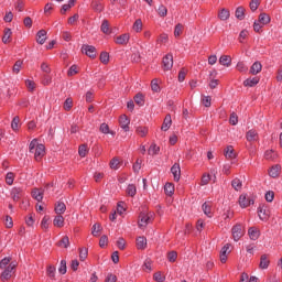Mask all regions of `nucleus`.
Segmentation results:
<instances>
[{
    "mask_svg": "<svg viewBox=\"0 0 282 282\" xmlns=\"http://www.w3.org/2000/svg\"><path fill=\"white\" fill-rule=\"evenodd\" d=\"M30 153L34 154L36 162H41L45 156V145L39 143V140L33 139L29 145Z\"/></svg>",
    "mask_w": 282,
    "mask_h": 282,
    "instance_id": "f257e3e1",
    "label": "nucleus"
},
{
    "mask_svg": "<svg viewBox=\"0 0 282 282\" xmlns=\"http://www.w3.org/2000/svg\"><path fill=\"white\" fill-rule=\"evenodd\" d=\"M14 270H17V263L15 262H11L6 269L4 271L1 273V281L6 282V281H10V279H12V274H14Z\"/></svg>",
    "mask_w": 282,
    "mask_h": 282,
    "instance_id": "f03ea898",
    "label": "nucleus"
},
{
    "mask_svg": "<svg viewBox=\"0 0 282 282\" xmlns=\"http://www.w3.org/2000/svg\"><path fill=\"white\" fill-rule=\"evenodd\" d=\"M231 235L234 241H239V239L246 235V230L243 229V226L237 224L231 228Z\"/></svg>",
    "mask_w": 282,
    "mask_h": 282,
    "instance_id": "7ed1b4c3",
    "label": "nucleus"
},
{
    "mask_svg": "<svg viewBox=\"0 0 282 282\" xmlns=\"http://www.w3.org/2000/svg\"><path fill=\"white\" fill-rule=\"evenodd\" d=\"M153 220V215L152 214H144L142 213L139 216V228H147L149 224Z\"/></svg>",
    "mask_w": 282,
    "mask_h": 282,
    "instance_id": "20e7f679",
    "label": "nucleus"
},
{
    "mask_svg": "<svg viewBox=\"0 0 282 282\" xmlns=\"http://www.w3.org/2000/svg\"><path fill=\"white\" fill-rule=\"evenodd\" d=\"M163 69L165 72L173 69V54H167L163 57Z\"/></svg>",
    "mask_w": 282,
    "mask_h": 282,
    "instance_id": "39448f33",
    "label": "nucleus"
},
{
    "mask_svg": "<svg viewBox=\"0 0 282 282\" xmlns=\"http://www.w3.org/2000/svg\"><path fill=\"white\" fill-rule=\"evenodd\" d=\"M171 173L174 177V182H180V177H182V169L180 167V163H175L171 167Z\"/></svg>",
    "mask_w": 282,
    "mask_h": 282,
    "instance_id": "423d86ee",
    "label": "nucleus"
},
{
    "mask_svg": "<svg viewBox=\"0 0 282 282\" xmlns=\"http://www.w3.org/2000/svg\"><path fill=\"white\" fill-rule=\"evenodd\" d=\"M82 52L89 56V58H96V47L93 45H84Z\"/></svg>",
    "mask_w": 282,
    "mask_h": 282,
    "instance_id": "0eeeda50",
    "label": "nucleus"
},
{
    "mask_svg": "<svg viewBox=\"0 0 282 282\" xmlns=\"http://www.w3.org/2000/svg\"><path fill=\"white\" fill-rule=\"evenodd\" d=\"M119 124L123 131H129V124H131V120H129V117L127 115H121L119 118Z\"/></svg>",
    "mask_w": 282,
    "mask_h": 282,
    "instance_id": "6e6552de",
    "label": "nucleus"
},
{
    "mask_svg": "<svg viewBox=\"0 0 282 282\" xmlns=\"http://www.w3.org/2000/svg\"><path fill=\"white\" fill-rule=\"evenodd\" d=\"M230 245H225L220 250V261L221 263H226L228 261V254H230Z\"/></svg>",
    "mask_w": 282,
    "mask_h": 282,
    "instance_id": "1a4fd4ad",
    "label": "nucleus"
},
{
    "mask_svg": "<svg viewBox=\"0 0 282 282\" xmlns=\"http://www.w3.org/2000/svg\"><path fill=\"white\" fill-rule=\"evenodd\" d=\"M224 155L227 160H235V158H237V152H235L232 145H228L224 151Z\"/></svg>",
    "mask_w": 282,
    "mask_h": 282,
    "instance_id": "9d476101",
    "label": "nucleus"
},
{
    "mask_svg": "<svg viewBox=\"0 0 282 282\" xmlns=\"http://www.w3.org/2000/svg\"><path fill=\"white\" fill-rule=\"evenodd\" d=\"M250 204H254V200L248 198V196L245 194L240 195L239 205L241 206V208H248Z\"/></svg>",
    "mask_w": 282,
    "mask_h": 282,
    "instance_id": "9b49d317",
    "label": "nucleus"
},
{
    "mask_svg": "<svg viewBox=\"0 0 282 282\" xmlns=\"http://www.w3.org/2000/svg\"><path fill=\"white\" fill-rule=\"evenodd\" d=\"M249 238L251 241H257L261 237V231L257 227H250L248 230Z\"/></svg>",
    "mask_w": 282,
    "mask_h": 282,
    "instance_id": "f8f14e48",
    "label": "nucleus"
},
{
    "mask_svg": "<svg viewBox=\"0 0 282 282\" xmlns=\"http://www.w3.org/2000/svg\"><path fill=\"white\" fill-rule=\"evenodd\" d=\"M11 197L13 202H19L23 197V189L21 187H14L11 191Z\"/></svg>",
    "mask_w": 282,
    "mask_h": 282,
    "instance_id": "ddd939ff",
    "label": "nucleus"
},
{
    "mask_svg": "<svg viewBox=\"0 0 282 282\" xmlns=\"http://www.w3.org/2000/svg\"><path fill=\"white\" fill-rule=\"evenodd\" d=\"M202 210L204 215H206L207 217H213V203L205 202L202 206Z\"/></svg>",
    "mask_w": 282,
    "mask_h": 282,
    "instance_id": "4468645a",
    "label": "nucleus"
},
{
    "mask_svg": "<svg viewBox=\"0 0 282 282\" xmlns=\"http://www.w3.org/2000/svg\"><path fill=\"white\" fill-rule=\"evenodd\" d=\"M91 8L95 12H102V10H105V4H102L101 0H93Z\"/></svg>",
    "mask_w": 282,
    "mask_h": 282,
    "instance_id": "2eb2a0df",
    "label": "nucleus"
},
{
    "mask_svg": "<svg viewBox=\"0 0 282 282\" xmlns=\"http://www.w3.org/2000/svg\"><path fill=\"white\" fill-rule=\"evenodd\" d=\"M36 41L40 45H43L45 41H47V32L45 30H41L37 32Z\"/></svg>",
    "mask_w": 282,
    "mask_h": 282,
    "instance_id": "dca6fc26",
    "label": "nucleus"
},
{
    "mask_svg": "<svg viewBox=\"0 0 282 282\" xmlns=\"http://www.w3.org/2000/svg\"><path fill=\"white\" fill-rule=\"evenodd\" d=\"M31 195H32L33 199H35L36 202H43V189L34 188L31 192Z\"/></svg>",
    "mask_w": 282,
    "mask_h": 282,
    "instance_id": "f3484780",
    "label": "nucleus"
},
{
    "mask_svg": "<svg viewBox=\"0 0 282 282\" xmlns=\"http://www.w3.org/2000/svg\"><path fill=\"white\" fill-rule=\"evenodd\" d=\"M129 39H130L129 34L124 33L122 35H119L116 39L115 43H117V45H127V43H129Z\"/></svg>",
    "mask_w": 282,
    "mask_h": 282,
    "instance_id": "a211bd4d",
    "label": "nucleus"
},
{
    "mask_svg": "<svg viewBox=\"0 0 282 282\" xmlns=\"http://www.w3.org/2000/svg\"><path fill=\"white\" fill-rule=\"evenodd\" d=\"M269 175H270V177H279V175H281V165H279V164L273 165L269 170Z\"/></svg>",
    "mask_w": 282,
    "mask_h": 282,
    "instance_id": "6ab92c4d",
    "label": "nucleus"
},
{
    "mask_svg": "<svg viewBox=\"0 0 282 282\" xmlns=\"http://www.w3.org/2000/svg\"><path fill=\"white\" fill-rule=\"evenodd\" d=\"M137 248L138 250H147V238L144 236L137 238Z\"/></svg>",
    "mask_w": 282,
    "mask_h": 282,
    "instance_id": "aec40b11",
    "label": "nucleus"
},
{
    "mask_svg": "<svg viewBox=\"0 0 282 282\" xmlns=\"http://www.w3.org/2000/svg\"><path fill=\"white\" fill-rule=\"evenodd\" d=\"M53 225L57 228H63V226H65V218L63 217V215L57 214V216L53 220Z\"/></svg>",
    "mask_w": 282,
    "mask_h": 282,
    "instance_id": "412c9836",
    "label": "nucleus"
},
{
    "mask_svg": "<svg viewBox=\"0 0 282 282\" xmlns=\"http://www.w3.org/2000/svg\"><path fill=\"white\" fill-rule=\"evenodd\" d=\"M247 140L248 142H257L259 140V133L256 130H249L247 132Z\"/></svg>",
    "mask_w": 282,
    "mask_h": 282,
    "instance_id": "4be33fe9",
    "label": "nucleus"
},
{
    "mask_svg": "<svg viewBox=\"0 0 282 282\" xmlns=\"http://www.w3.org/2000/svg\"><path fill=\"white\" fill-rule=\"evenodd\" d=\"M261 69H263V66L259 62H256L252 64L250 68V74H252L253 76H257V74H259Z\"/></svg>",
    "mask_w": 282,
    "mask_h": 282,
    "instance_id": "5701e85b",
    "label": "nucleus"
},
{
    "mask_svg": "<svg viewBox=\"0 0 282 282\" xmlns=\"http://www.w3.org/2000/svg\"><path fill=\"white\" fill-rule=\"evenodd\" d=\"M66 210H67V206L65 205V203L58 202L55 205V213H56V215H63Z\"/></svg>",
    "mask_w": 282,
    "mask_h": 282,
    "instance_id": "b1692460",
    "label": "nucleus"
},
{
    "mask_svg": "<svg viewBox=\"0 0 282 282\" xmlns=\"http://www.w3.org/2000/svg\"><path fill=\"white\" fill-rule=\"evenodd\" d=\"M219 63L225 67H230V64L232 63V58L229 55H223L219 58Z\"/></svg>",
    "mask_w": 282,
    "mask_h": 282,
    "instance_id": "393cba45",
    "label": "nucleus"
},
{
    "mask_svg": "<svg viewBox=\"0 0 282 282\" xmlns=\"http://www.w3.org/2000/svg\"><path fill=\"white\" fill-rule=\"evenodd\" d=\"M270 265V260L268 259L267 254H262L260 258V268L261 270H268V267Z\"/></svg>",
    "mask_w": 282,
    "mask_h": 282,
    "instance_id": "a878e982",
    "label": "nucleus"
},
{
    "mask_svg": "<svg viewBox=\"0 0 282 282\" xmlns=\"http://www.w3.org/2000/svg\"><path fill=\"white\" fill-rule=\"evenodd\" d=\"M259 77L248 78L243 82L245 87H254L259 85Z\"/></svg>",
    "mask_w": 282,
    "mask_h": 282,
    "instance_id": "bb28decb",
    "label": "nucleus"
},
{
    "mask_svg": "<svg viewBox=\"0 0 282 282\" xmlns=\"http://www.w3.org/2000/svg\"><path fill=\"white\" fill-rule=\"evenodd\" d=\"M172 120H171V115H166L163 124L161 127L162 131H169V129H171V124H172Z\"/></svg>",
    "mask_w": 282,
    "mask_h": 282,
    "instance_id": "cd10ccee",
    "label": "nucleus"
},
{
    "mask_svg": "<svg viewBox=\"0 0 282 282\" xmlns=\"http://www.w3.org/2000/svg\"><path fill=\"white\" fill-rule=\"evenodd\" d=\"M258 215L260 219H268V209L265 205H262L258 208Z\"/></svg>",
    "mask_w": 282,
    "mask_h": 282,
    "instance_id": "c85d7f7f",
    "label": "nucleus"
},
{
    "mask_svg": "<svg viewBox=\"0 0 282 282\" xmlns=\"http://www.w3.org/2000/svg\"><path fill=\"white\" fill-rule=\"evenodd\" d=\"M218 19H220V21H228V19H230V11L227 9L220 10L218 13Z\"/></svg>",
    "mask_w": 282,
    "mask_h": 282,
    "instance_id": "c756f323",
    "label": "nucleus"
},
{
    "mask_svg": "<svg viewBox=\"0 0 282 282\" xmlns=\"http://www.w3.org/2000/svg\"><path fill=\"white\" fill-rule=\"evenodd\" d=\"M236 19H239V21L246 19V9H243V7H238L236 9Z\"/></svg>",
    "mask_w": 282,
    "mask_h": 282,
    "instance_id": "7c9ffc66",
    "label": "nucleus"
},
{
    "mask_svg": "<svg viewBox=\"0 0 282 282\" xmlns=\"http://www.w3.org/2000/svg\"><path fill=\"white\" fill-rule=\"evenodd\" d=\"M120 166H122V163L120 162V159L113 158L110 161V169H112L113 171H118V169H120Z\"/></svg>",
    "mask_w": 282,
    "mask_h": 282,
    "instance_id": "2f4dec72",
    "label": "nucleus"
},
{
    "mask_svg": "<svg viewBox=\"0 0 282 282\" xmlns=\"http://www.w3.org/2000/svg\"><path fill=\"white\" fill-rule=\"evenodd\" d=\"M135 133L140 135V138L147 137V133H149V128L139 126L135 129Z\"/></svg>",
    "mask_w": 282,
    "mask_h": 282,
    "instance_id": "473e14b6",
    "label": "nucleus"
},
{
    "mask_svg": "<svg viewBox=\"0 0 282 282\" xmlns=\"http://www.w3.org/2000/svg\"><path fill=\"white\" fill-rule=\"evenodd\" d=\"M58 248H69V237L64 236L58 242Z\"/></svg>",
    "mask_w": 282,
    "mask_h": 282,
    "instance_id": "72a5a7b5",
    "label": "nucleus"
},
{
    "mask_svg": "<svg viewBox=\"0 0 282 282\" xmlns=\"http://www.w3.org/2000/svg\"><path fill=\"white\" fill-rule=\"evenodd\" d=\"M19 127H21V119L19 116H15L11 122V128L13 131H19Z\"/></svg>",
    "mask_w": 282,
    "mask_h": 282,
    "instance_id": "f704fd0d",
    "label": "nucleus"
},
{
    "mask_svg": "<svg viewBox=\"0 0 282 282\" xmlns=\"http://www.w3.org/2000/svg\"><path fill=\"white\" fill-rule=\"evenodd\" d=\"M259 23H261V25H268V23H270V15L267 13H261L259 15Z\"/></svg>",
    "mask_w": 282,
    "mask_h": 282,
    "instance_id": "c9c22d12",
    "label": "nucleus"
},
{
    "mask_svg": "<svg viewBox=\"0 0 282 282\" xmlns=\"http://www.w3.org/2000/svg\"><path fill=\"white\" fill-rule=\"evenodd\" d=\"M12 36V30L10 29H4V34L2 36V42L3 43H10V39Z\"/></svg>",
    "mask_w": 282,
    "mask_h": 282,
    "instance_id": "e433bc0d",
    "label": "nucleus"
},
{
    "mask_svg": "<svg viewBox=\"0 0 282 282\" xmlns=\"http://www.w3.org/2000/svg\"><path fill=\"white\" fill-rule=\"evenodd\" d=\"M278 156H279V154H276V152H274V150H268L264 153L265 160H276Z\"/></svg>",
    "mask_w": 282,
    "mask_h": 282,
    "instance_id": "4c0bfd02",
    "label": "nucleus"
},
{
    "mask_svg": "<svg viewBox=\"0 0 282 282\" xmlns=\"http://www.w3.org/2000/svg\"><path fill=\"white\" fill-rule=\"evenodd\" d=\"M101 32H104V34H111V29L109 28V21H107V20L102 21Z\"/></svg>",
    "mask_w": 282,
    "mask_h": 282,
    "instance_id": "58836bf2",
    "label": "nucleus"
},
{
    "mask_svg": "<svg viewBox=\"0 0 282 282\" xmlns=\"http://www.w3.org/2000/svg\"><path fill=\"white\" fill-rule=\"evenodd\" d=\"M231 186H232V188H235V191H241V187L243 186V183L241 182V180L235 178L231 182Z\"/></svg>",
    "mask_w": 282,
    "mask_h": 282,
    "instance_id": "ea45409f",
    "label": "nucleus"
},
{
    "mask_svg": "<svg viewBox=\"0 0 282 282\" xmlns=\"http://www.w3.org/2000/svg\"><path fill=\"white\" fill-rule=\"evenodd\" d=\"M138 193V189L135 188V185L133 184H130L128 185L127 187V194L130 196V197H135V194Z\"/></svg>",
    "mask_w": 282,
    "mask_h": 282,
    "instance_id": "a19ab883",
    "label": "nucleus"
},
{
    "mask_svg": "<svg viewBox=\"0 0 282 282\" xmlns=\"http://www.w3.org/2000/svg\"><path fill=\"white\" fill-rule=\"evenodd\" d=\"M164 191H165V194L171 197V195H173V193H175V186H173V184H171V183H166Z\"/></svg>",
    "mask_w": 282,
    "mask_h": 282,
    "instance_id": "79ce46f5",
    "label": "nucleus"
},
{
    "mask_svg": "<svg viewBox=\"0 0 282 282\" xmlns=\"http://www.w3.org/2000/svg\"><path fill=\"white\" fill-rule=\"evenodd\" d=\"M134 102H135V105H139V107H142L144 105V95L137 94L134 96Z\"/></svg>",
    "mask_w": 282,
    "mask_h": 282,
    "instance_id": "37998d69",
    "label": "nucleus"
},
{
    "mask_svg": "<svg viewBox=\"0 0 282 282\" xmlns=\"http://www.w3.org/2000/svg\"><path fill=\"white\" fill-rule=\"evenodd\" d=\"M167 261H170V263H175L177 261V251H170L167 253Z\"/></svg>",
    "mask_w": 282,
    "mask_h": 282,
    "instance_id": "c03bdc74",
    "label": "nucleus"
},
{
    "mask_svg": "<svg viewBox=\"0 0 282 282\" xmlns=\"http://www.w3.org/2000/svg\"><path fill=\"white\" fill-rule=\"evenodd\" d=\"M149 155H158L160 153V147L156 144H152L150 149L148 150Z\"/></svg>",
    "mask_w": 282,
    "mask_h": 282,
    "instance_id": "a18cd8bd",
    "label": "nucleus"
},
{
    "mask_svg": "<svg viewBox=\"0 0 282 282\" xmlns=\"http://www.w3.org/2000/svg\"><path fill=\"white\" fill-rule=\"evenodd\" d=\"M21 67H23V61L19 59L13 65V74H19L21 72Z\"/></svg>",
    "mask_w": 282,
    "mask_h": 282,
    "instance_id": "49530a36",
    "label": "nucleus"
},
{
    "mask_svg": "<svg viewBox=\"0 0 282 282\" xmlns=\"http://www.w3.org/2000/svg\"><path fill=\"white\" fill-rule=\"evenodd\" d=\"M102 230V226L100 224H95L93 226V231H91V235L94 237H98V234Z\"/></svg>",
    "mask_w": 282,
    "mask_h": 282,
    "instance_id": "de8ad7c7",
    "label": "nucleus"
},
{
    "mask_svg": "<svg viewBox=\"0 0 282 282\" xmlns=\"http://www.w3.org/2000/svg\"><path fill=\"white\" fill-rule=\"evenodd\" d=\"M132 28L134 32H142V20L141 19L135 20Z\"/></svg>",
    "mask_w": 282,
    "mask_h": 282,
    "instance_id": "09e8293b",
    "label": "nucleus"
},
{
    "mask_svg": "<svg viewBox=\"0 0 282 282\" xmlns=\"http://www.w3.org/2000/svg\"><path fill=\"white\" fill-rule=\"evenodd\" d=\"M153 279L156 282H164V281H166V276L164 274H162V272L154 273Z\"/></svg>",
    "mask_w": 282,
    "mask_h": 282,
    "instance_id": "8fccbe9b",
    "label": "nucleus"
},
{
    "mask_svg": "<svg viewBox=\"0 0 282 282\" xmlns=\"http://www.w3.org/2000/svg\"><path fill=\"white\" fill-rule=\"evenodd\" d=\"M212 102L213 98L210 96H203L202 104L204 105V107H210Z\"/></svg>",
    "mask_w": 282,
    "mask_h": 282,
    "instance_id": "3c124183",
    "label": "nucleus"
},
{
    "mask_svg": "<svg viewBox=\"0 0 282 282\" xmlns=\"http://www.w3.org/2000/svg\"><path fill=\"white\" fill-rule=\"evenodd\" d=\"M6 182L9 186H12L14 184V173L9 172L6 176Z\"/></svg>",
    "mask_w": 282,
    "mask_h": 282,
    "instance_id": "603ef678",
    "label": "nucleus"
},
{
    "mask_svg": "<svg viewBox=\"0 0 282 282\" xmlns=\"http://www.w3.org/2000/svg\"><path fill=\"white\" fill-rule=\"evenodd\" d=\"M260 1L259 0H251V2H250V10L252 11V12H257V10L259 9V6H260Z\"/></svg>",
    "mask_w": 282,
    "mask_h": 282,
    "instance_id": "864d4df0",
    "label": "nucleus"
},
{
    "mask_svg": "<svg viewBox=\"0 0 282 282\" xmlns=\"http://www.w3.org/2000/svg\"><path fill=\"white\" fill-rule=\"evenodd\" d=\"M41 228L47 230L50 228V217L45 216L41 221Z\"/></svg>",
    "mask_w": 282,
    "mask_h": 282,
    "instance_id": "5fc2aeb1",
    "label": "nucleus"
},
{
    "mask_svg": "<svg viewBox=\"0 0 282 282\" xmlns=\"http://www.w3.org/2000/svg\"><path fill=\"white\" fill-rule=\"evenodd\" d=\"M10 261H11L10 258H3V259L0 261V268H1V270L7 269L8 265H10V263H12V262H10Z\"/></svg>",
    "mask_w": 282,
    "mask_h": 282,
    "instance_id": "6e6d98bb",
    "label": "nucleus"
},
{
    "mask_svg": "<svg viewBox=\"0 0 282 282\" xmlns=\"http://www.w3.org/2000/svg\"><path fill=\"white\" fill-rule=\"evenodd\" d=\"M72 107H74V101L72 100V98H67L64 102L65 111H69Z\"/></svg>",
    "mask_w": 282,
    "mask_h": 282,
    "instance_id": "4d7b16f0",
    "label": "nucleus"
},
{
    "mask_svg": "<svg viewBox=\"0 0 282 282\" xmlns=\"http://www.w3.org/2000/svg\"><path fill=\"white\" fill-rule=\"evenodd\" d=\"M25 85L29 91H34V89H36V83H34L33 80L26 79Z\"/></svg>",
    "mask_w": 282,
    "mask_h": 282,
    "instance_id": "13d9d810",
    "label": "nucleus"
},
{
    "mask_svg": "<svg viewBox=\"0 0 282 282\" xmlns=\"http://www.w3.org/2000/svg\"><path fill=\"white\" fill-rule=\"evenodd\" d=\"M100 62L104 63V65H107V63H109V53L102 52L100 54Z\"/></svg>",
    "mask_w": 282,
    "mask_h": 282,
    "instance_id": "bf43d9fd",
    "label": "nucleus"
},
{
    "mask_svg": "<svg viewBox=\"0 0 282 282\" xmlns=\"http://www.w3.org/2000/svg\"><path fill=\"white\" fill-rule=\"evenodd\" d=\"M183 30H184V25L176 24L174 29V36H181Z\"/></svg>",
    "mask_w": 282,
    "mask_h": 282,
    "instance_id": "052dcab7",
    "label": "nucleus"
},
{
    "mask_svg": "<svg viewBox=\"0 0 282 282\" xmlns=\"http://www.w3.org/2000/svg\"><path fill=\"white\" fill-rule=\"evenodd\" d=\"M159 15L160 17H166V14L169 13V10L166 9V7H164L163 4H161L158 9Z\"/></svg>",
    "mask_w": 282,
    "mask_h": 282,
    "instance_id": "680f3d73",
    "label": "nucleus"
},
{
    "mask_svg": "<svg viewBox=\"0 0 282 282\" xmlns=\"http://www.w3.org/2000/svg\"><path fill=\"white\" fill-rule=\"evenodd\" d=\"M89 253V251L87 250V248L80 249L79 250V259L80 261H85V259H87V254Z\"/></svg>",
    "mask_w": 282,
    "mask_h": 282,
    "instance_id": "e2e57ef3",
    "label": "nucleus"
},
{
    "mask_svg": "<svg viewBox=\"0 0 282 282\" xmlns=\"http://www.w3.org/2000/svg\"><path fill=\"white\" fill-rule=\"evenodd\" d=\"M78 153H79L80 158H85V155H87V153H88L87 145H85V144L80 145Z\"/></svg>",
    "mask_w": 282,
    "mask_h": 282,
    "instance_id": "0e129e2a",
    "label": "nucleus"
},
{
    "mask_svg": "<svg viewBox=\"0 0 282 282\" xmlns=\"http://www.w3.org/2000/svg\"><path fill=\"white\" fill-rule=\"evenodd\" d=\"M67 74L68 76H76V74H78V66L76 65L70 66Z\"/></svg>",
    "mask_w": 282,
    "mask_h": 282,
    "instance_id": "69168bd1",
    "label": "nucleus"
},
{
    "mask_svg": "<svg viewBox=\"0 0 282 282\" xmlns=\"http://www.w3.org/2000/svg\"><path fill=\"white\" fill-rule=\"evenodd\" d=\"M152 91H160V85H158V79H153L151 83Z\"/></svg>",
    "mask_w": 282,
    "mask_h": 282,
    "instance_id": "338daca9",
    "label": "nucleus"
},
{
    "mask_svg": "<svg viewBox=\"0 0 282 282\" xmlns=\"http://www.w3.org/2000/svg\"><path fill=\"white\" fill-rule=\"evenodd\" d=\"M116 281H118V278L112 273H109L106 278V282H116Z\"/></svg>",
    "mask_w": 282,
    "mask_h": 282,
    "instance_id": "774afa93",
    "label": "nucleus"
}]
</instances>
